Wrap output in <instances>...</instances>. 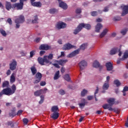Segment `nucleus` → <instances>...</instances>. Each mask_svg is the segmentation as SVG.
<instances>
[{"label": "nucleus", "mask_w": 128, "mask_h": 128, "mask_svg": "<svg viewBox=\"0 0 128 128\" xmlns=\"http://www.w3.org/2000/svg\"><path fill=\"white\" fill-rule=\"evenodd\" d=\"M96 22H102V20L100 18H98L96 20Z\"/></svg>", "instance_id": "nucleus-58"}, {"label": "nucleus", "mask_w": 128, "mask_h": 128, "mask_svg": "<svg viewBox=\"0 0 128 128\" xmlns=\"http://www.w3.org/2000/svg\"><path fill=\"white\" fill-rule=\"evenodd\" d=\"M121 20L122 18L119 16H116L113 18V20H114V22H118V20Z\"/></svg>", "instance_id": "nucleus-39"}, {"label": "nucleus", "mask_w": 128, "mask_h": 128, "mask_svg": "<svg viewBox=\"0 0 128 128\" xmlns=\"http://www.w3.org/2000/svg\"><path fill=\"white\" fill-rule=\"evenodd\" d=\"M5 6L6 8V10H12V3H10V2L6 1V2Z\"/></svg>", "instance_id": "nucleus-19"}, {"label": "nucleus", "mask_w": 128, "mask_h": 128, "mask_svg": "<svg viewBox=\"0 0 128 128\" xmlns=\"http://www.w3.org/2000/svg\"><path fill=\"white\" fill-rule=\"evenodd\" d=\"M80 107V108H84V106H86V102L84 103H80L78 104Z\"/></svg>", "instance_id": "nucleus-50"}, {"label": "nucleus", "mask_w": 128, "mask_h": 128, "mask_svg": "<svg viewBox=\"0 0 128 128\" xmlns=\"http://www.w3.org/2000/svg\"><path fill=\"white\" fill-rule=\"evenodd\" d=\"M88 46V44H83L80 46V48L77 49L76 50H74L72 52L70 53L67 56V58H74L76 56L77 54H80V50H84Z\"/></svg>", "instance_id": "nucleus-4"}, {"label": "nucleus", "mask_w": 128, "mask_h": 128, "mask_svg": "<svg viewBox=\"0 0 128 128\" xmlns=\"http://www.w3.org/2000/svg\"><path fill=\"white\" fill-rule=\"evenodd\" d=\"M8 126H10L11 128H14V124L12 123V122L10 121L7 122Z\"/></svg>", "instance_id": "nucleus-43"}, {"label": "nucleus", "mask_w": 128, "mask_h": 128, "mask_svg": "<svg viewBox=\"0 0 128 128\" xmlns=\"http://www.w3.org/2000/svg\"><path fill=\"white\" fill-rule=\"evenodd\" d=\"M118 50V48H112L110 51V56H114V54H117Z\"/></svg>", "instance_id": "nucleus-25"}, {"label": "nucleus", "mask_w": 128, "mask_h": 128, "mask_svg": "<svg viewBox=\"0 0 128 128\" xmlns=\"http://www.w3.org/2000/svg\"><path fill=\"white\" fill-rule=\"evenodd\" d=\"M17 63L15 60H13L12 63L10 64V68L11 70H14L16 68Z\"/></svg>", "instance_id": "nucleus-15"}, {"label": "nucleus", "mask_w": 128, "mask_h": 128, "mask_svg": "<svg viewBox=\"0 0 128 128\" xmlns=\"http://www.w3.org/2000/svg\"><path fill=\"white\" fill-rule=\"evenodd\" d=\"M9 116L12 118H14V116H16V114L14 112L10 113Z\"/></svg>", "instance_id": "nucleus-52"}, {"label": "nucleus", "mask_w": 128, "mask_h": 128, "mask_svg": "<svg viewBox=\"0 0 128 128\" xmlns=\"http://www.w3.org/2000/svg\"><path fill=\"white\" fill-rule=\"evenodd\" d=\"M114 100H116L114 98H109L107 100V102L112 106V105L114 104Z\"/></svg>", "instance_id": "nucleus-24"}, {"label": "nucleus", "mask_w": 128, "mask_h": 128, "mask_svg": "<svg viewBox=\"0 0 128 128\" xmlns=\"http://www.w3.org/2000/svg\"><path fill=\"white\" fill-rule=\"evenodd\" d=\"M61 70V72L62 74H64V72H66V69L64 67H62L61 68V70Z\"/></svg>", "instance_id": "nucleus-63"}, {"label": "nucleus", "mask_w": 128, "mask_h": 128, "mask_svg": "<svg viewBox=\"0 0 128 128\" xmlns=\"http://www.w3.org/2000/svg\"><path fill=\"white\" fill-rule=\"evenodd\" d=\"M16 86L14 84L12 85L10 88H7L3 89L1 92H0V98L5 94L6 96H12L16 92Z\"/></svg>", "instance_id": "nucleus-2"}, {"label": "nucleus", "mask_w": 128, "mask_h": 128, "mask_svg": "<svg viewBox=\"0 0 128 128\" xmlns=\"http://www.w3.org/2000/svg\"><path fill=\"white\" fill-rule=\"evenodd\" d=\"M42 73L38 72L35 76L36 80L34 81V84H38L42 80Z\"/></svg>", "instance_id": "nucleus-7"}, {"label": "nucleus", "mask_w": 128, "mask_h": 128, "mask_svg": "<svg viewBox=\"0 0 128 128\" xmlns=\"http://www.w3.org/2000/svg\"><path fill=\"white\" fill-rule=\"evenodd\" d=\"M86 28L88 30H90L92 26L90 24H86L84 23H80L79 24L78 26L74 30V34H78L80 30H82V28Z\"/></svg>", "instance_id": "nucleus-3"}, {"label": "nucleus", "mask_w": 128, "mask_h": 128, "mask_svg": "<svg viewBox=\"0 0 128 128\" xmlns=\"http://www.w3.org/2000/svg\"><path fill=\"white\" fill-rule=\"evenodd\" d=\"M110 76H107L106 81L105 82L110 84Z\"/></svg>", "instance_id": "nucleus-53"}, {"label": "nucleus", "mask_w": 128, "mask_h": 128, "mask_svg": "<svg viewBox=\"0 0 128 128\" xmlns=\"http://www.w3.org/2000/svg\"><path fill=\"white\" fill-rule=\"evenodd\" d=\"M49 12L50 14H56V12H58V9L52 8L49 10Z\"/></svg>", "instance_id": "nucleus-30"}, {"label": "nucleus", "mask_w": 128, "mask_h": 128, "mask_svg": "<svg viewBox=\"0 0 128 128\" xmlns=\"http://www.w3.org/2000/svg\"><path fill=\"white\" fill-rule=\"evenodd\" d=\"M78 66L80 68V70H82L84 68H86V66H87L88 62H86V61L82 60L80 62V63L78 64Z\"/></svg>", "instance_id": "nucleus-10"}, {"label": "nucleus", "mask_w": 128, "mask_h": 128, "mask_svg": "<svg viewBox=\"0 0 128 128\" xmlns=\"http://www.w3.org/2000/svg\"><path fill=\"white\" fill-rule=\"evenodd\" d=\"M53 66H55L56 68H60V65H58V64L56 63L54 64Z\"/></svg>", "instance_id": "nucleus-54"}, {"label": "nucleus", "mask_w": 128, "mask_h": 128, "mask_svg": "<svg viewBox=\"0 0 128 128\" xmlns=\"http://www.w3.org/2000/svg\"><path fill=\"white\" fill-rule=\"evenodd\" d=\"M23 122L25 124H28V118H24L23 119Z\"/></svg>", "instance_id": "nucleus-48"}, {"label": "nucleus", "mask_w": 128, "mask_h": 128, "mask_svg": "<svg viewBox=\"0 0 128 128\" xmlns=\"http://www.w3.org/2000/svg\"><path fill=\"white\" fill-rule=\"evenodd\" d=\"M50 48H52V47L46 44H42L39 47L40 50H50Z\"/></svg>", "instance_id": "nucleus-9"}, {"label": "nucleus", "mask_w": 128, "mask_h": 128, "mask_svg": "<svg viewBox=\"0 0 128 128\" xmlns=\"http://www.w3.org/2000/svg\"><path fill=\"white\" fill-rule=\"evenodd\" d=\"M32 6H36V8H42V2H32L31 3Z\"/></svg>", "instance_id": "nucleus-22"}, {"label": "nucleus", "mask_w": 128, "mask_h": 128, "mask_svg": "<svg viewBox=\"0 0 128 128\" xmlns=\"http://www.w3.org/2000/svg\"><path fill=\"white\" fill-rule=\"evenodd\" d=\"M0 33L3 36H6V32L2 28L0 29Z\"/></svg>", "instance_id": "nucleus-37"}, {"label": "nucleus", "mask_w": 128, "mask_h": 128, "mask_svg": "<svg viewBox=\"0 0 128 128\" xmlns=\"http://www.w3.org/2000/svg\"><path fill=\"white\" fill-rule=\"evenodd\" d=\"M58 78H60V71L58 70L57 71L54 76V80H58Z\"/></svg>", "instance_id": "nucleus-33"}, {"label": "nucleus", "mask_w": 128, "mask_h": 128, "mask_svg": "<svg viewBox=\"0 0 128 128\" xmlns=\"http://www.w3.org/2000/svg\"><path fill=\"white\" fill-rule=\"evenodd\" d=\"M74 48V46H72L70 43H67L63 46L62 48L64 50H72Z\"/></svg>", "instance_id": "nucleus-12"}, {"label": "nucleus", "mask_w": 128, "mask_h": 128, "mask_svg": "<svg viewBox=\"0 0 128 128\" xmlns=\"http://www.w3.org/2000/svg\"><path fill=\"white\" fill-rule=\"evenodd\" d=\"M93 68H99L100 70H102V68H104V66H101L100 64V62H98V60H95L93 62Z\"/></svg>", "instance_id": "nucleus-14"}, {"label": "nucleus", "mask_w": 128, "mask_h": 128, "mask_svg": "<svg viewBox=\"0 0 128 128\" xmlns=\"http://www.w3.org/2000/svg\"><path fill=\"white\" fill-rule=\"evenodd\" d=\"M7 22L9 24H10V26H12V18H8L7 20Z\"/></svg>", "instance_id": "nucleus-47"}, {"label": "nucleus", "mask_w": 128, "mask_h": 128, "mask_svg": "<svg viewBox=\"0 0 128 128\" xmlns=\"http://www.w3.org/2000/svg\"><path fill=\"white\" fill-rule=\"evenodd\" d=\"M91 15L92 16H98V12L96 11H93L91 12Z\"/></svg>", "instance_id": "nucleus-45"}, {"label": "nucleus", "mask_w": 128, "mask_h": 128, "mask_svg": "<svg viewBox=\"0 0 128 128\" xmlns=\"http://www.w3.org/2000/svg\"><path fill=\"white\" fill-rule=\"evenodd\" d=\"M24 8V2L20 0V2L12 4V10H22Z\"/></svg>", "instance_id": "nucleus-6"}, {"label": "nucleus", "mask_w": 128, "mask_h": 128, "mask_svg": "<svg viewBox=\"0 0 128 128\" xmlns=\"http://www.w3.org/2000/svg\"><path fill=\"white\" fill-rule=\"evenodd\" d=\"M59 94H62V96H64V94H65L64 90H60Z\"/></svg>", "instance_id": "nucleus-51"}, {"label": "nucleus", "mask_w": 128, "mask_h": 128, "mask_svg": "<svg viewBox=\"0 0 128 128\" xmlns=\"http://www.w3.org/2000/svg\"><path fill=\"white\" fill-rule=\"evenodd\" d=\"M126 58H128V50L124 52L123 58H121V60H124Z\"/></svg>", "instance_id": "nucleus-31"}, {"label": "nucleus", "mask_w": 128, "mask_h": 128, "mask_svg": "<svg viewBox=\"0 0 128 128\" xmlns=\"http://www.w3.org/2000/svg\"><path fill=\"white\" fill-rule=\"evenodd\" d=\"M104 110H108L110 112H112L114 110V108L112 107V106L110 105V104H106L102 106Z\"/></svg>", "instance_id": "nucleus-17"}, {"label": "nucleus", "mask_w": 128, "mask_h": 128, "mask_svg": "<svg viewBox=\"0 0 128 128\" xmlns=\"http://www.w3.org/2000/svg\"><path fill=\"white\" fill-rule=\"evenodd\" d=\"M8 84H10V82L8 81H4L3 82L2 86V88H6L8 86Z\"/></svg>", "instance_id": "nucleus-35"}, {"label": "nucleus", "mask_w": 128, "mask_h": 128, "mask_svg": "<svg viewBox=\"0 0 128 128\" xmlns=\"http://www.w3.org/2000/svg\"><path fill=\"white\" fill-rule=\"evenodd\" d=\"M14 76H15L14 73H12L10 76V82L12 84H14V82H16V77Z\"/></svg>", "instance_id": "nucleus-28"}, {"label": "nucleus", "mask_w": 128, "mask_h": 128, "mask_svg": "<svg viewBox=\"0 0 128 128\" xmlns=\"http://www.w3.org/2000/svg\"><path fill=\"white\" fill-rule=\"evenodd\" d=\"M118 52H119L118 53L119 56H122V51H120V48H118Z\"/></svg>", "instance_id": "nucleus-59"}, {"label": "nucleus", "mask_w": 128, "mask_h": 128, "mask_svg": "<svg viewBox=\"0 0 128 128\" xmlns=\"http://www.w3.org/2000/svg\"><path fill=\"white\" fill-rule=\"evenodd\" d=\"M108 88H110L109 83H106L105 82L102 86V89L104 90H108Z\"/></svg>", "instance_id": "nucleus-29"}, {"label": "nucleus", "mask_w": 128, "mask_h": 128, "mask_svg": "<svg viewBox=\"0 0 128 128\" xmlns=\"http://www.w3.org/2000/svg\"><path fill=\"white\" fill-rule=\"evenodd\" d=\"M87 98L88 100H92V98H94V96H87Z\"/></svg>", "instance_id": "nucleus-55"}, {"label": "nucleus", "mask_w": 128, "mask_h": 128, "mask_svg": "<svg viewBox=\"0 0 128 128\" xmlns=\"http://www.w3.org/2000/svg\"><path fill=\"white\" fill-rule=\"evenodd\" d=\"M106 66L108 72H110L114 69V66H112V62H108L106 63Z\"/></svg>", "instance_id": "nucleus-16"}, {"label": "nucleus", "mask_w": 128, "mask_h": 128, "mask_svg": "<svg viewBox=\"0 0 128 128\" xmlns=\"http://www.w3.org/2000/svg\"><path fill=\"white\" fill-rule=\"evenodd\" d=\"M103 11L104 12H108V7H105Z\"/></svg>", "instance_id": "nucleus-64"}, {"label": "nucleus", "mask_w": 128, "mask_h": 128, "mask_svg": "<svg viewBox=\"0 0 128 128\" xmlns=\"http://www.w3.org/2000/svg\"><path fill=\"white\" fill-rule=\"evenodd\" d=\"M59 6L63 10H68V4L62 1L59 3Z\"/></svg>", "instance_id": "nucleus-18"}, {"label": "nucleus", "mask_w": 128, "mask_h": 128, "mask_svg": "<svg viewBox=\"0 0 128 128\" xmlns=\"http://www.w3.org/2000/svg\"><path fill=\"white\" fill-rule=\"evenodd\" d=\"M38 16H34V20H32V24H38Z\"/></svg>", "instance_id": "nucleus-38"}, {"label": "nucleus", "mask_w": 128, "mask_h": 128, "mask_svg": "<svg viewBox=\"0 0 128 128\" xmlns=\"http://www.w3.org/2000/svg\"><path fill=\"white\" fill-rule=\"evenodd\" d=\"M127 32H128V28H125L124 30H121L120 33L122 34V36H124L126 35Z\"/></svg>", "instance_id": "nucleus-41"}, {"label": "nucleus", "mask_w": 128, "mask_h": 128, "mask_svg": "<svg viewBox=\"0 0 128 128\" xmlns=\"http://www.w3.org/2000/svg\"><path fill=\"white\" fill-rule=\"evenodd\" d=\"M98 93V87H96V90L95 92H94V96H96V94Z\"/></svg>", "instance_id": "nucleus-61"}, {"label": "nucleus", "mask_w": 128, "mask_h": 128, "mask_svg": "<svg viewBox=\"0 0 128 128\" xmlns=\"http://www.w3.org/2000/svg\"><path fill=\"white\" fill-rule=\"evenodd\" d=\"M46 90H48L46 88H44V90L40 89V90H36L34 92V96H40V94H45Z\"/></svg>", "instance_id": "nucleus-11"}, {"label": "nucleus", "mask_w": 128, "mask_h": 128, "mask_svg": "<svg viewBox=\"0 0 128 128\" xmlns=\"http://www.w3.org/2000/svg\"><path fill=\"white\" fill-rule=\"evenodd\" d=\"M30 70L33 76H34V74H36V72H37L36 68V67L34 66H32L30 68Z\"/></svg>", "instance_id": "nucleus-32"}, {"label": "nucleus", "mask_w": 128, "mask_h": 128, "mask_svg": "<svg viewBox=\"0 0 128 128\" xmlns=\"http://www.w3.org/2000/svg\"><path fill=\"white\" fill-rule=\"evenodd\" d=\"M64 78L67 82H70V75H68V74H65L64 76Z\"/></svg>", "instance_id": "nucleus-34"}, {"label": "nucleus", "mask_w": 128, "mask_h": 128, "mask_svg": "<svg viewBox=\"0 0 128 128\" xmlns=\"http://www.w3.org/2000/svg\"><path fill=\"white\" fill-rule=\"evenodd\" d=\"M68 60H60L58 61V62L60 66H64L66 62H68Z\"/></svg>", "instance_id": "nucleus-21"}, {"label": "nucleus", "mask_w": 128, "mask_h": 128, "mask_svg": "<svg viewBox=\"0 0 128 128\" xmlns=\"http://www.w3.org/2000/svg\"><path fill=\"white\" fill-rule=\"evenodd\" d=\"M114 84H116V86H120V82L118 80H116L114 81Z\"/></svg>", "instance_id": "nucleus-40"}, {"label": "nucleus", "mask_w": 128, "mask_h": 128, "mask_svg": "<svg viewBox=\"0 0 128 128\" xmlns=\"http://www.w3.org/2000/svg\"><path fill=\"white\" fill-rule=\"evenodd\" d=\"M51 112H60V109L58 106H54L52 107Z\"/></svg>", "instance_id": "nucleus-23"}, {"label": "nucleus", "mask_w": 128, "mask_h": 128, "mask_svg": "<svg viewBox=\"0 0 128 128\" xmlns=\"http://www.w3.org/2000/svg\"><path fill=\"white\" fill-rule=\"evenodd\" d=\"M58 116H60V114L58 112H53L51 116V118L53 120H58Z\"/></svg>", "instance_id": "nucleus-20"}, {"label": "nucleus", "mask_w": 128, "mask_h": 128, "mask_svg": "<svg viewBox=\"0 0 128 128\" xmlns=\"http://www.w3.org/2000/svg\"><path fill=\"white\" fill-rule=\"evenodd\" d=\"M102 28V25L101 24H98L97 26H96V32H100V28Z\"/></svg>", "instance_id": "nucleus-26"}, {"label": "nucleus", "mask_w": 128, "mask_h": 128, "mask_svg": "<svg viewBox=\"0 0 128 128\" xmlns=\"http://www.w3.org/2000/svg\"><path fill=\"white\" fill-rule=\"evenodd\" d=\"M15 24H16V28H20V24H22V22H24V16L22 15L19 16L18 18H16L15 20Z\"/></svg>", "instance_id": "nucleus-5"}, {"label": "nucleus", "mask_w": 128, "mask_h": 128, "mask_svg": "<svg viewBox=\"0 0 128 128\" xmlns=\"http://www.w3.org/2000/svg\"><path fill=\"white\" fill-rule=\"evenodd\" d=\"M22 114V110H18L16 115L20 116V114Z\"/></svg>", "instance_id": "nucleus-57"}, {"label": "nucleus", "mask_w": 128, "mask_h": 128, "mask_svg": "<svg viewBox=\"0 0 128 128\" xmlns=\"http://www.w3.org/2000/svg\"><path fill=\"white\" fill-rule=\"evenodd\" d=\"M108 29L106 28L103 30V32L100 34V38H104V36H106L108 34Z\"/></svg>", "instance_id": "nucleus-27"}, {"label": "nucleus", "mask_w": 128, "mask_h": 128, "mask_svg": "<svg viewBox=\"0 0 128 128\" xmlns=\"http://www.w3.org/2000/svg\"><path fill=\"white\" fill-rule=\"evenodd\" d=\"M76 12L77 14H80L82 12V9L80 8H78L76 10Z\"/></svg>", "instance_id": "nucleus-46"}, {"label": "nucleus", "mask_w": 128, "mask_h": 128, "mask_svg": "<svg viewBox=\"0 0 128 128\" xmlns=\"http://www.w3.org/2000/svg\"><path fill=\"white\" fill-rule=\"evenodd\" d=\"M36 54V50H34L30 52V58H32Z\"/></svg>", "instance_id": "nucleus-44"}, {"label": "nucleus", "mask_w": 128, "mask_h": 128, "mask_svg": "<svg viewBox=\"0 0 128 128\" xmlns=\"http://www.w3.org/2000/svg\"><path fill=\"white\" fill-rule=\"evenodd\" d=\"M123 92H128V86H124L123 90Z\"/></svg>", "instance_id": "nucleus-60"}, {"label": "nucleus", "mask_w": 128, "mask_h": 128, "mask_svg": "<svg viewBox=\"0 0 128 128\" xmlns=\"http://www.w3.org/2000/svg\"><path fill=\"white\" fill-rule=\"evenodd\" d=\"M40 100L39 101V104H42V102H44V96L42 95L40 96Z\"/></svg>", "instance_id": "nucleus-36"}, {"label": "nucleus", "mask_w": 128, "mask_h": 128, "mask_svg": "<svg viewBox=\"0 0 128 128\" xmlns=\"http://www.w3.org/2000/svg\"><path fill=\"white\" fill-rule=\"evenodd\" d=\"M46 83L44 81H42L40 82V86H46Z\"/></svg>", "instance_id": "nucleus-49"}, {"label": "nucleus", "mask_w": 128, "mask_h": 128, "mask_svg": "<svg viewBox=\"0 0 128 128\" xmlns=\"http://www.w3.org/2000/svg\"><path fill=\"white\" fill-rule=\"evenodd\" d=\"M56 28L58 30H61V28H66V24L64 22H58L56 25Z\"/></svg>", "instance_id": "nucleus-13"}, {"label": "nucleus", "mask_w": 128, "mask_h": 128, "mask_svg": "<svg viewBox=\"0 0 128 128\" xmlns=\"http://www.w3.org/2000/svg\"><path fill=\"white\" fill-rule=\"evenodd\" d=\"M44 54H46V51L41 50L40 52V56H44Z\"/></svg>", "instance_id": "nucleus-56"}, {"label": "nucleus", "mask_w": 128, "mask_h": 128, "mask_svg": "<svg viewBox=\"0 0 128 128\" xmlns=\"http://www.w3.org/2000/svg\"><path fill=\"white\" fill-rule=\"evenodd\" d=\"M120 7L122 8V12L121 16H124L128 14V6L122 5Z\"/></svg>", "instance_id": "nucleus-8"}, {"label": "nucleus", "mask_w": 128, "mask_h": 128, "mask_svg": "<svg viewBox=\"0 0 128 128\" xmlns=\"http://www.w3.org/2000/svg\"><path fill=\"white\" fill-rule=\"evenodd\" d=\"M54 58V54H50L48 56H44L43 58L42 57H38V62L41 66H44L46 64H52L50 60Z\"/></svg>", "instance_id": "nucleus-1"}, {"label": "nucleus", "mask_w": 128, "mask_h": 128, "mask_svg": "<svg viewBox=\"0 0 128 128\" xmlns=\"http://www.w3.org/2000/svg\"><path fill=\"white\" fill-rule=\"evenodd\" d=\"M11 72H12L10 71V70H8L6 73V74L7 76H10V74Z\"/></svg>", "instance_id": "nucleus-62"}, {"label": "nucleus", "mask_w": 128, "mask_h": 128, "mask_svg": "<svg viewBox=\"0 0 128 128\" xmlns=\"http://www.w3.org/2000/svg\"><path fill=\"white\" fill-rule=\"evenodd\" d=\"M86 92H88V90L84 89L82 90V92H81L82 96H86Z\"/></svg>", "instance_id": "nucleus-42"}]
</instances>
